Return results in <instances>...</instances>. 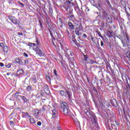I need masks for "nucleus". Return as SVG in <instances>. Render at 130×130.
I'll return each mask as SVG.
<instances>
[{
    "label": "nucleus",
    "mask_w": 130,
    "mask_h": 130,
    "mask_svg": "<svg viewBox=\"0 0 130 130\" xmlns=\"http://www.w3.org/2000/svg\"><path fill=\"white\" fill-rule=\"evenodd\" d=\"M23 115H26V116H28V117H31V116L29 115L27 112H22Z\"/></svg>",
    "instance_id": "28"
},
{
    "label": "nucleus",
    "mask_w": 130,
    "mask_h": 130,
    "mask_svg": "<svg viewBox=\"0 0 130 130\" xmlns=\"http://www.w3.org/2000/svg\"><path fill=\"white\" fill-rule=\"evenodd\" d=\"M39 23L40 24V27L41 28H42V23H41V21H39Z\"/></svg>",
    "instance_id": "40"
},
{
    "label": "nucleus",
    "mask_w": 130,
    "mask_h": 130,
    "mask_svg": "<svg viewBox=\"0 0 130 130\" xmlns=\"http://www.w3.org/2000/svg\"><path fill=\"white\" fill-rule=\"evenodd\" d=\"M7 76H10V75H11V73H7Z\"/></svg>",
    "instance_id": "50"
},
{
    "label": "nucleus",
    "mask_w": 130,
    "mask_h": 130,
    "mask_svg": "<svg viewBox=\"0 0 130 130\" xmlns=\"http://www.w3.org/2000/svg\"><path fill=\"white\" fill-rule=\"evenodd\" d=\"M8 18H9V19H10L11 22H12L13 21V20L15 19V17H14L13 16H9Z\"/></svg>",
    "instance_id": "29"
},
{
    "label": "nucleus",
    "mask_w": 130,
    "mask_h": 130,
    "mask_svg": "<svg viewBox=\"0 0 130 130\" xmlns=\"http://www.w3.org/2000/svg\"><path fill=\"white\" fill-rule=\"evenodd\" d=\"M68 25H69L70 28H71L72 29V30H74V29H75V26H74V24H73V23H72V22H69Z\"/></svg>",
    "instance_id": "16"
},
{
    "label": "nucleus",
    "mask_w": 130,
    "mask_h": 130,
    "mask_svg": "<svg viewBox=\"0 0 130 130\" xmlns=\"http://www.w3.org/2000/svg\"><path fill=\"white\" fill-rule=\"evenodd\" d=\"M38 44V42H37Z\"/></svg>",
    "instance_id": "59"
},
{
    "label": "nucleus",
    "mask_w": 130,
    "mask_h": 130,
    "mask_svg": "<svg viewBox=\"0 0 130 130\" xmlns=\"http://www.w3.org/2000/svg\"><path fill=\"white\" fill-rule=\"evenodd\" d=\"M50 14H52V8H50Z\"/></svg>",
    "instance_id": "37"
},
{
    "label": "nucleus",
    "mask_w": 130,
    "mask_h": 130,
    "mask_svg": "<svg viewBox=\"0 0 130 130\" xmlns=\"http://www.w3.org/2000/svg\"><path fill=\"white\" fill-rule=\"evenodd\" d=\"M111 104H112L113 106H115V107H117V103H116V100H114V101L111 102Z\"/></svg>",
    "instance_id": "18"
},
{
    "label": "nucleus",
    "mask_w": 130,
    "mask_h": 130,
    "mask_svg": "<svg viewBox=\"0 0 130 130\" xmlns=\"http://www.w3.org/2000/svg\"><path fill=\"white\" fill-rule=\"evenodd\" d=\"M37 124L38 125H39V126L41 125V122L40 121L38 122Z\"/></svg>",
    "instance_id": "38"
},
{
    "label": "nucleus",
    "mask_w": 130,
    "mask_h": 130,
    "mask_svg": "<svg viewBox=\"0 0 130 130\" xmlns=\"http://www.w3.org/2000/svg\"><path fill=\"white\" fill-rule=\"evenodd\" d=\"M18 35H19V36H23V33L22 32H17Z\"/></svg>",
    "instance_id": "34"
},
{
    "label": "nucleus",
    "mask_w": 130,
    "mask_h": 130,
    "mask_svg": "<svg viewBox=\"0 0 130 130\" xmlns=\"http://www.w3.org/2000/svg\"><path fill=\"white\" fill-rule=\"evenodd\" d=\"M73 42H74V43H75V44H76L77 43V40H73Z\"/></svg>",
    "instance_id": "42"
},
{
    "label": "nucleus",
    "mask_w": 130,
    "mask_h": 130,
    "mask_svg": "<svg viewBox=\"0 0 130 130\" xmlns=\"http://www.w3.org/2000/svg\"><path fill=\"white\" fill-rule=\"evenodd\" d=\"M24 74V71L23 70H19L17 72L16 76H18Z\"/></svg>",
    "instance_id": "10"
},
{
    "label": "nucleus",
    "mask_w": 130,
    "mask_h": 130,
    "mask_svg": "<svg viewBox=\"0 0 130 130\" xmlns=\"http://www.w3.org/2000/svg\"><path fill=\"white\" fill-rule=\"evenodd\" d=\"M59 48H61V49H63V45L61 43H60V45H59Z\"/></svg>",
    "instance_id": "31"
},
{
    "label": "nucleus",
    "mask_w": 130,
    "mask_h": 130,
    "mask_svg": "<svg viewBox=\"0 0 130 130\" xmlns=\"http://www.w3.org/2000/svg\"><path fill=\"white\" fill-rule=\"evenodd\" d=\"M96 33L97 34L99 35V36L100 37H101V38H102V39H104V38L103 37V36H102V35H101V34L100 33V31H99V30H96Z\"/></svg>",
    "instance_id": "20"
},
{
    "label": "nucleus",
    "mask_w": 130,
    "mask_h": 130,
    "mask_svg": "<svg viewBox=\"0 0 130 130\" xmlns=\"http://www.w3.org/2000/svg\"><path fill=\"white\" fill-rule=\"evenodd\" d=\"M18 94H19V92H17L15 94V95H18Z\"/></svg>",
    "instance_id": "52"
},
{
    "label": "nucleus",
    "mask_w": 130,
    "mask_h": 130,
    "mask_svg": "<svg viewBox=\"0 0 130 130\" xmlns=\"http://www.w3.org/2000/svg\"><path fill=\"white\" fill-rule=\"evenodd\" d=\"M29 120L32 123H35V120L34 118H30Z\"/></svg>",
    "instance_id": "32"
},
{
    "label": "nucleus",
    "mask_w": 130,
    "mask_h": 130,
    "mask_svg": "<svg viewBox=\"0 0 130 130\" xmlns=\"http://www.w3.org/2000/svg\"><path fill=\"white\" fill-rule=\"evenodd\" d=\"M37 51L39 55H43V52L41 50H38Z\"/></svg>",
    "instance_id": "22"
},
{
    "label": "nucleus",
    "mask_w": 130,
    "mask_h": 130,
    "mask_svg": "<svg viewBox=\"0 0 130 130\" xmlns=\"http://www.w3.org/2000/svg\"><path fill=\"white\" fill-rule=\"evenodd\" d=\"M21 99H22V100H23V101H25V102H28V99H27V98H26V97H25L24 96L21 95Z\"/></svg>",
    "instance_id": "24"
},
{
    "label": "nucleus",
    "mask_w": 130,
    "mask_h": 130,
    "mask_svg": "<svg viewBox=\"0 0 130 130\" xmlns=\"http://www.w3.org/2000/svg\"><path fill=\"white\" fill-rule=\"evenodd\" d=\"M24 63H25V64H28V60H26L24 61Z\"/></svg>",
    "instance_id": "43"
},
{
    "label": "nucleus",
    "mask_w": 130,
    "mask_h": 130,
    "mask_svg": "<svg viewBox=\"0 0 130 130\" xmlns=\"http://www.w3.org/2000/svg\"><path fill=\"white\" fill-rule=\"evenodd\" d=\"M54 78L55 80H59L60 79L59 76L57 75V74L56 73V71L55 70L54 71Z\"/></svg>",
    "instance_id": "7"
},
{
    "label": "nucleus",
    "mask_w": 130,
    "mask_h": 130,
    "mask_svg": "<svg viewBox=\"0 0 130 130\" xmlns=\"http://www.w3.org/2000/svg\"><path fill=\"white\" fill-rule=\"evenodd\" d=\"M107 34H108V37H109V38L112 37V36H113V35L112 34V32L111 31H109L107 32Z\"/></svg>",
    "instance_id": "23"
},
{
    "label": "nucleus",
    "mask_w": 130,
    "mask_h": 130,
    "mask_svg": "<svg viewBox=\"0 0 130 130\" xmlns=\"http://www.w3.org/2000/svg\"><path fill=\"white\" fill-rule=\"evenodd\" d=\"M47 79H49V80H50V77H49V76H46Z\"/></svg>",
    "instance_id": "51"
},
{
    "label": "nucleus",
    "mask_w": 130,
    "mask_h": 130,
    "mask_svg": "<svg viewBox=\"0 0 130 130\" xmlns=\"http://www.w3.org/2000/svg\"><path fill=\"white\" fill-rule=\"evenodd\" d=\"M119 39L121 40L124 47H126V43H127V42H126L125 43V42L124 41H123V40L122 39V38L121 37L120 38H119Z\"/></svg>",
    "instance_id": "13"
},
{
    "label": "nucleus",
    "mask_w": 130,
    "mask_h": 130,
    "mask_svg": "<svg viewBox=\"0 0 130 130\" xmlns=\"http://www.w3.org/2000/svg\"><path fill=\"white\" fill-rule=\"evenodd\" d=\"M104 43H103V41H101V46H103V45H104Z\"/></svg>",
    "instance_id": "44"
},
{
    "label": "nucleus",
    "mask_w": 130,
    "mask_h": 130,
    "mask_svg": "<svg viewBox=\"0 0 130 130\" xmlns=\"http://www.w3.org/2000/svg\"><path fill=\"white\" fill-rule=\"evenodd\" d=\"M60 93L63 97H67V96H68L67 92L64 91V90H60Z\"/></svg>",
    "instance_id": "8"
},
{
    "label": "nucleus",
    "mask_w": 130,
    "mask_h": 130,
    "mask_svg": "<svg viewBox=\"0 0 130 130\" xmlns=\"http://www.w3.org/2000/svg\"><path fill=\"white\" fill-rule=\"evenodd\" d=\"M0 46H1V47H4L5 45H4V43H1L0 44Z\"/></svg>",
    "instance_id": "35"
},
{
    "label": "nucleus",
    "mask_w": 130,
    "mask_h": 130,
    "mask_svg": "<svg viewBox=\"0 0 130 130\" xmlns=\"http://www.w3.org/2000/svg\"><path fill=\"white\" fill-rule=\"evenodd\" d=\"M65 54L67 56H69L71 57V56H73V52L70 51V50H67L65 52Z\"/></svg>",
    "instance_id": "5"
},
{
    "label": "nucleus",
    "mask_w": 130,
    "mask_h": 130,
    "mask_svg": "<svg viewBox=\"0 0 130 130\" xmlns=\"http://www.w3.org/2000/svg\"><path fill=\"white\" fill-rule=\"evenodd\" d=\"M72 38H73V40H76V39L75 38V36H72Z\"/></svg>",
    "instance_id": "47"
},
{
    "label": "nucleus",
    "mask_w": 130,
    "mask_h": 130,
    "mask_svg": "<svg viewBox=\"0 0 130 130\" xmlns=\"http://www.w3.org/2000/svg\"><path fill=\"white\" fill-rule=\"evenodd\" d=\"M13 24H15L16 25H19L20 24V21L17 19H14L13 21H12Z\"/></svg>",
    "instance_id": "12"
},
{
    "label": "nucleus",
    "mask_w": 130,
    "mask_h": 130,
    "mask_svg": "<svg viewBox=\"0 0 130 130\" xmlns=\"http://www.w3.org/2000/svg\"><path fill=\"white\" fill-rule=\"evenodd\" d=\"M115 124L116 125H119V123H118L117 121H115Z\"/></svg>",
    "instance_id": "41"
},
{
    "label": "nucleus",
    "mask_w": 130,
    "mask_h": 130,
    "mask_svg": "<svg viewBox=\"0 0 130 130\" xmlns=\"http://www.w3.org/2000/svg\"><path fill=\"white\" fill-rule=\"evenodd\" d=\"M127 46L129 49L126 53V55L128 58H130V45H127Z\"/></svg>",
    "instance_id": "9"
},
{
    "label": "nucleus",
    "mask_w": 130,
    "mask_h": 130,
    "mask_svg": "<svg viewBox=\"0 0 130 130\" xmlns=\"http://www.w3.org/2000/svg\"><path fill=\"white\" fill-rule=\"evenodd\" d=\"M1 67H4V64L2 62H0Z\"/></svg>",
    "instance_id": "45"
},
{
    "label": "nucleus",
    "mask_w": 130,
    "mask_h": 130,
    "mask_svg": "<svg viewBox=\"0 0 130 130\" xmlns=\"http://www.w3.org/2000/svg\"><path fill=\"white\" fill-rule=\"evenodd\" d=\"M83 35V37H85V38H87V35H86V34H84Z\"/></svg>",
    "instance_id": "46"
},
{
    "label": "nucleus",
    "mask_w": 130,
    "mask_h": 130,
    "mask_svg": "<svg viewBox=\"0 0 130 130\" xmlns=\"http://www.w3.org/2000/svg\"><path fill=\"white\" fill-rule=\"evenodd\" d=\"M82 60L85 61L86 63H88L89 61H90V58H89L88 55L84 54L83 57H82Z\"/></svg>",
    "instance_id": "4"
},
{
    "label": "nucleus",
    "mask_w": 130,
    "mask_h": 130,
    "mask_svg": "<svg viewBox=\"0 0 130 130\" xmlns=\"http://www.w3.org/2000/svg\"><path fill=\"white\" fill-rule=\"evenodd\" d=\"M127 41H128V39L127 38H125Z\"/></svg>",
    "instance_id": "55"
},
{
    "label": "nucleus",
    "mask_w": 130,
    "mask_h": 130,
    "mask_svg": "<svg viewBox=\"0 0 130 130\" xmlns=\"http://www.w3.org/2000/svg\"><path fill=\"white\" fill-rule=\"evenodd\" d=\"M84 112L88 117L91 118L92 124L94 126H97L98 123L97 122V117L93 114V112L91 111L89 109H85L84 110Z\"/></svg>",
    "instance_id": "1"
},
{
    "label": "nucleus",
    "mask_w": 130,
    "mask_h": 130,
    "mask_svg": "<svg viewBox=\"0 0 130 130\" xmlns=\"http://www.w3.org/2000/svg\"><path fill=\"white\" fill-rule=\"evenodd\" d=\"M107 21L108 23H111L112 22V19L111 18L110 15H108L107 16Z\"/></svg>",
    "instance_id": "11"
},
{
    "label": "nucleus",
    "mask_w": 130,
    "mask_h": 130,
    "mask_svg": "<svg viewBox=\"0 0 130 130\" xmlns=\"http://www.w3.org/2000/svg\"><path fill=\"white\" fill-rule=\"evenodd\" d=\"M90 11V9H89V8H86V12H89Z\"/></svg>",
    "instance_id": "39"
},
{
    "label": "nucleus",
    "mask_w": 130,
    "mask_h": 130,
    "mask_svg": "<svg viewBox=\"0 0 130 130\" xmlns=\"http://www.w3.org/2000/svg\"><path fill=\"white\" fill-rule=\"evenodd\" d=\"M15 98H16L17 100H20V98H21L22 95H20L19 94H16V95H15Z\"/></svg>",
    "instance_id": "26"
},
{
    "label": "nucleus",
    "mask_w": 130,
    "mask_h": 130,
    "mask_svg": "<svg viewBox=\"0 0 130 130\" xmlns=\"http://www.w3.org/2000/svg\"><path fill=\"white\" fill-rule=\"evenodd\" d=\"M67 93L68 95V97H69V99H71V93H70V91L69 90L67 91Z\"/></svg>",
    "instance_id": "30"
},
{
    "label": "nucleus",
    "mask_w": 130,
    "mask_h": 130,
    "mask_svg": "<svg viewBox=\"0 0 130 130\" xmlns=\"http://www.w3.org/2000/svg\"><path fill=\"white\" fill-rule=\"evenodd\" d=\"M91 40L93 41V42L95 43V41H94V38H91Z\"/></svg>",
    "instance_id": "49"
},
{
    "label": "nucleus",
    "mask_w": 130,
    "mask_h": 130,
    "mask_svg": "<svg viewBox=\"0 0 130 130\" xmlns=\"http://www.w3.org/2000/svg\"><path fill=\"white\" fill-rule=\"evenodd\" d=\"M9 117L10 118V125H11V126H14L15 124V118L13 119V120H12L13 119V118L12 117V114L10 115Z\"/></svg>",
    "instance_id": "6"
},
{
    "label": "nucleus",
    "mask_w": 130,
    "mask_h": 130,
    "mask_svg": "<svg viewBox=\"0 0 130 130\" xmlns=\"http://www.w3.org/2000/svg\"><path fill=\"white\" fill-rule=\"evenodd\" d=\"M61 107L63 110L64 115H69V114L71 113V111H70V109H69L68 104H67L66 102H62L61 103Z\"/></svg>",
    "instance_id": "2"
},
{
    "label": "nucleus",
    "mask_w": 130,
    "mask_h": 130,
    "mask_svg": "<svg viewBox=\"0 0 130 130\" xmlns=\"http://www.w3.org/2000/svg\"><path fill=\"white\" fill-rule=\"evenodd\" d=\"M37 114H39V112H38L37 113Z\"/></svg>",
    "instance_id": "56"
},
{
    "label": "nucleus",
    "mask_w": 130,
    "mask_h": 130,
    "mask_svg": "<svg viewBox=\"0 0 130 130\" xmlns=\"http://www.w3.org/2000/svg\"><path fill=\"white\" fill-rule=\"evenodd\" d=\"M43 110L44 111H45V110H46V106L44 105L43 106Z\"/></svg>",
    "instance_id": "33"
},
{
    "label": "nucleus",
    "mask_w": 130,
    "mask_h": 130,
    "mask_svg": "<svg viewBox=\"0 0 130 130\" xmlns=\"http://www.w3.org/2000/svg\"><path fill=\"white\" fill-rule=\"evenodd\" d=\"M95 61L93 59H90L88 63H90V64H93V63H95Z\"/></svg>",
    "instance_id": "25"
},
{
    "label": "nucleus",
    "mask_w": 130,
    "mask_h": 130,
    "mask_svg": "<svg viewBox=\"0 0 130 130\" xmlns=\"http://www.w3.org/2000/svg\"><path fill=\"white\" fill-rule=\"evenodd\" d=\"M26 90L28 92H30V91H32V87H31V86H28L26 88Z\"/></svg>",
    "instance_id": "27"
},
{
    "label": "nucleus",
    "mask_w": 130,
    "mask_h": 130,
    "mask_svg": "<svg viewBox=\"0 0 130 130\" xmlns=\"http://www.w3.org/2000/svg\"><path fill=\"white\" fill-rule=\"evenodd\" d=\"M23 55L25 56V57H28V54H27L26 53H24Z\"/></svg>",
    "instance_id": "36"
},
{
    "label": "nucleus",
    "mask_w": 130,
    "mask_h": 130,
    "mask_svg": "<svg viewBox=\"0 0 130 130\" xmlns=\"http://www.w3.org/2000/svg\"><path fill=\"white\" fill-rule=\"evenodd\" d=\"M3 51L4 52H8L9 51V47L8 46H4V49H3Z\"/></svg>",
    "instance_id": "15"
},
{
    "label": "nucleus",
    "mask_w": 130,
    "mask_h": 130,
    "mask_svg": "<svg viewBox=\"0 0 130 130\" xmlns=\"http://www.w3.org/2000/svg\"><path fill=\"white\" fill-rule=\"evenodd\" d=\"M51 36H52V37H53V35H52V34L51 33Z\"/></svg>",
    "instance_id": "54"
},
{
    "label": "nucleus",
    "mask_w": 130,
    "mask_h": 130,
    "mask_svg": "<svg viewBox=\"0 0 130 130\" xmlns=\"http://www.w3.org/2000/svg\"><path fill=\"white\" fill-rule=\"evenodd\" d=\"M53 43L54 45H55L54 43Z\"/></svg>",
    "instance_id": "58"
},
{
    "label": "nucleus",
    "mask_w": 130,
    "mask_h": 130,
    "mask_svg": "<svg viewBox=\"0 0 130 130\" xmlns=\"http://www.w3.org/2000/svg\"><path fill=\"white\" fill-rule=\"evenodd\" d=\"M16 62H17V63H19V64H22L23 63L22 60L19 58L16 60Z\"/></svg>",
    "instance_id": "19"
},
{
    "label": "nucleus",
    "mask_w": 130,
    "mask_h": 130,
    "mask_svg": "<svg viewBox=\"0 0 130 130\" xmlns=\"http://www.w3.org/2000/svg\"><path fill=\"white\" fill-rule=\"evenodd\" d=\"M74 16L73 15H72L71 16V18H74Z\"/></svg>",
    "instance_id": "53"
},
{
    "label": "nucleus",
    "mask_w": 130,
    "mask_h": 130,
    "mask_svg": "<svg viewBox=\"0 0 130 130\" xmlns=\"http://www.w3.org/2000/svg\"><path fill=\"white\" fill-rule=\"evenodd\" d=\"M83 29V27L82 26V24H80L79 25V27H77L75 30V33L77 36H80L82 33L80 31L82 30Z\"/></svg>",
    "instance_id": "3"
},
{
    "label": "nucleus",
    "mask_w": 130,
    "mask_h": 130,
    "mask_svg": "<svg viewBox=\"0 0 130 130\" xmlns=\"http://www.w3.org/2000/svg\"><path fill=\"white\" fill-rule=\"evenodd\" d=\"M128 18H130V14L126 12Z\"/></svg>",
    "instance_id": "48"
},
{
    "label": "nucleus",
    "mask_w": 130,
    "mask_h": 130,
    "mask_svg": "<svg viewBox=\"0 0 130 130\" xmlns=\"http://www.w3.org/2000/svg\"><path fill=\"white\" fill-rule=\"evenodd\" d=\"M68 34H70V32L68 31Z\"/></svg>",
    "instance_id": "57"
},
{
    "label": "nucleus",
    "mask_w": 130,
    "mask_h": 130,
    "mask_svg": "<svg viewBox=\"0 0 130 130\" xmlns=\"http://www.w3.org/2000/svg\"><path fill=\"white\" fill-rule=\"evenodd\" d=\"M28 45V46H30L31 47H36V46H37V44L32 43H29Z\"/></svg>",
    "instance_id": "17"
},
{
    "label": "nucleus",
    "mask_w": 130,
    "mask_h": 130,
    "mask_svg": "<svg viewBox=\"0 0 130 130\" xmlns=\"http://www.w3.org/2000/svg\"><path fill=\"white\" fill-rule=\"evenodd\" d=\"M52 118H55V117H56V111L55 110H53L52 111Z\"/></svg>",
    "instance_id": "14"
},
{
    "label": "nucleus",
    "mask_w": 130,
    "mask_h": 130,
    "mask_svg": "<svg viewBox=\"0 0 130 130\" xmlns=\"http://www.w3.org/2000/svg\"><path fill=\"white\" fill-rule=\"evenodd\" d=\"M74 123L78 126H80V122L78 120H74Z\"/></svg>",
    "instance_id": "21"
}]
</instances>
